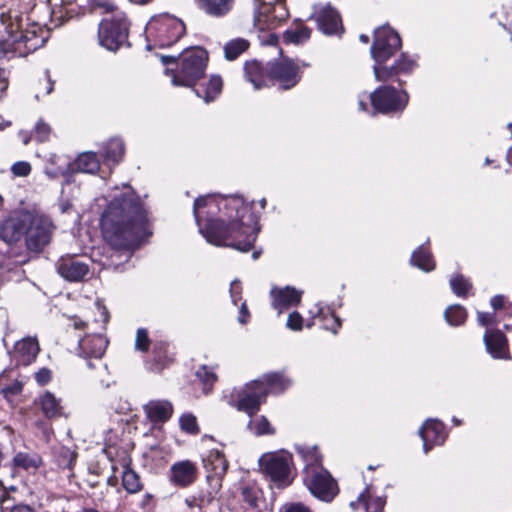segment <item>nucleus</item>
I'll return each mask as SVG.
<instances>
[{"mask_svg": "<svg viewBox=\"0 0 512 512\" xmlns=\"http://www.w3.org/2000/svg\"><path fill=\"white\" fill-rule=\"evenodd\" d=\"M91 9L101 12H113L115 5L113 0H90Z\"/></svg>", "mask_w": 512, "mask_h": 512, "instance_id": "603ef678", "label": "nucleus"}, {"mask_svg": "<svg viewBox=\"0 0 512 512\" xmlns=\"http://www.w3.org/2000/svg\"><path fill=\"white\" fill-rule=\"evenodd\" d=\"M259 468L278 488L287 487L293 481V457L285 450L264 453L259 458Z\"/></svg>", "mask_w": 512, "mask_h": 512, "instance_id": "6e6552de", "label": "nucleus"}, {"mask_svg": "<svg viewBox=\"0 0 512 512\" xmlns=\"http://www.w3.org/2000/svg\"><path fill=\"white\" fill-rule=\"evenodd\" d=\"M258 6H261V14H266L268 9H272V6L278 5V3H285V0H256Z\"/></svg>", "mask_w": 512, "mask_h": 512, "instance_id": "bf43d9fd", "label": "nucleus"}, {"mask_svg": "<svg viewBox=\"0 0 512 512\" xmlns=\"http://www.w3.org/2000/svg\"><path fill=\"white\" fill-rule=\"evenodd\" d=\"M56 266L58 273L72 282L82 281L89 272L87 261L76 255L62 256Z\"/></svg>", "mask_w": 512, "mask_h": 512, "instance_id": "2eb2a0df", "label": "nucleus"}, {"mask_svg": "<svg viewBox=\"0 0 512 512\" xmlns=\"http://www.w3.org/2000/svg\"><path fill=\"white\" fill-rule=\"evenodd\" d=\"M22 390V384L18 381H15L13 384L2 389V393L5 398H9L10 396L16 395L20 393Z\"/></svg>", "mask_w": 512, "mask_h": 512, "instance_id": "6e6d98bb", "label": "nucleus"}, {"mask_svg": "<svg viewBox=\"0 0 512 512\" xmlns=\"http://www.w3.org/2000/svg\"><path fill=\"white\" fill-rule=\"evenodd\" d=\"M123 486L129 493H136L141 489L138 475L131 469H126L122 476Z\"/></svg>", "mask_w": 512, "mask_h": 512, "instance_id": "37998d69", "label": "nucleus"}, {"mask_svg": "<svg viewBox=\"0 0 512 512\" xmlns=\"http://www.w3.org/2000/svg\"><path fill=\"white\" fill-rule=\"evenodd\" d=\"M208 53L200 47L184 51L175 70H166L174 86L193 87L206 71Z\"/></svg>", "mask_w": 512, "mask_h": 512, "instance_id": "39448f33", "label": "nucleus"}, {"mask_svg": "<svg viewBox=\"0 0 512 512\" xmlns=\"http://www.w3.org/2000/svg\"><path fill=\"white\" fill-rule=\"evenodd\" d=\"M385 500L382 497L371 498L369 490L366 489L362 492L356 501L350 503L353 510H357L360 506L365 509V512H382Z\"/></svg>", "mask_w": 512, "mask_h": 512, "instance_id": "2f4dec72", "label": "nucleus"}, {"mask_svg": "<svg viewBox=\"0 0 512 512\" xmlns=\"http://www.w3.org/2000/svg\"><path fill=\"white\" fill-rule=\"evenodd\" d=\"M150 340L148 332L144 328H139L136 333L135 349L141 352H146L149 348Z\"/></svg>", "mask_w": 512, "mask_h": 512, "instance_id": "8fccbe9b", "label": "nucleus"}, {"mask_svg": "<svg viewBox=\"0 0 512 512\" xmlns=\"http://www.w3.org/2000/svg\"><path fill=\"white\" fill-rule=\"evenodd\" d=\"M143 410L154 426L168 421L173 413L172 404L166 400H151L143 406Z\"/></svg>", "mask_w": 512, "mask_h": 512, "instance_id": "b1692460", "label": "nucleus"}, {"mask_svg": "<svg viewBox=\"0 0 512 512\" xmlns=\"http://www.w3.org/2000/svg\"><path fill=\"white\" fill-rule=\"evenodd\" d=\"M484 343L488 353L495 359L510 360L508 340L499 330H487L484 334Z\"/></svg>", "mask_w": 512, "mask_h": 512, "instance_id": "4be33fe9", "label": "nucleus"}, {"mask_svg": "<svg viewBox=\"0 0 512 512\" xmlns=\"http://www.w3.org/2000/svg\"><path fill=\"white\" fill-rule=\"evenodd\" d=\"M51 134L50 126L42 120H39L35 126V138L38 142L47 141Z\"/></svg>", "mask_w": 512, "mask_h": 512, "instance_id": "3c124183", "label": "nucleus"}, {"mask_svg": "<svg viewBox=\"0 0 512 512\" xmlns=\"http://www.w3.org/2000/svg\"><path fill=\"white\" fill-rule=\"evenodd\" d=\"M248 320H249V312H248L246 303L243 302L240 307L238 321L241 324H245L248 322Z\"/></svg>", "mask_w": 512, "mask_h": 512, "instance_id": "69168bd1", "label": "nucleus"}, {"mask_svg": "<svg viewBox=\"0 0 512 512\" xmlns=\"http://www.w3.org/2000/svg\"><path fill=\"white\" fill-rule=\"evenodd\" d=\"M193 213L199 232L212 245L247 252L254 246L260 230L257 217L240 196L199 197Z\"/></svg>", "mask_w": 512, "mask_h": 512, "instance_id": "f257e3e1", "label": "nucleus"}, {"mask_svg": "<svg viewBox=\"0 0 512 512\" xmlns=\"http://www.w3.org/2000/svg\"><path fill=\"white\" fill-rule=\"evenodd\" d=\"M198 6L207 14L220 17L227 14L233 6V0H196Z\"/></svg>", "mask_w": 512, "mask_h": 512, "instance_id": "72a5a7b5", "label": "nucleus"}, {"mask_svg": "<svg viewBox=\"0 0 512 512\" xmlns=\"http://www.w3.org/2000/svg\"><path fill=\"white\" fill-rule=\"evenodd\" d=\"M271 81H275L282 89H291L300 80V69L297 64L288 58H282L270 64Z\"/></svg>", "mask_w": 512, "mask_h": 512, "instance_id": "4468645a", "label": "nucleus"}, {"mask_svg": "<svg viewBox=\"0 0 512 512\" xmlns=\"http://www.w3.org/2000/svg\"><path fill=\"white\" fill-rule=\"evenodd\" d=\"M125 148L122 139L112 138L103 146L102 155L108 165L118 164L124 156Z\"/></svg>", "mask_w": 512, "mask_h": 512, "instance_id": "c756f323", "label": "nucleus"}, {"mask_svg": "<svg viewBox=\"0 0 512 512\" xmlns=\"http://www.w3.org/2000/svg\"><path fill=\"white\" fill-rule=\"evenodd\" d=\"M179 424L180 428L189 434H197L199 431L197 419L190 413L183 414L179 419Z\"/></svg>", "mask_w": 512, "mask_h": 512, "instance_id": "de8ad7c7", "label": "nucleus"}, {"mask_svg": "<svg viewBox=\"0 0 512 512\" xmlns=\"http://www.w3.org/2000/svg\"><path fill=\"white\" fill-rule=\"evenodd\" d=\"M51 219L37 211H13L0 226V238L8 245V256L15 264L29 260V252H40L54 232Z\"/></svg>", "mask_w": 512, "mask_h": 512, "instance_id": "7ed1b4c3", "label": "nucleus"}, {"mask_svg": "<svg viewBox=\"0 0 512 512\" xmlns=\"http://www.w3.org/2000/svg\"><path fill=\"white\" fill-rule=\"evenodd\" d=\"M128 22L118 14L111 19H104L99 24L98 38L101 46L110 51L117 50L127 40Z\"/></svg>", "mask_w": 512, "mask_h": 512, "instance_id": "9d476101", "label": "nucleus"}, {"mask_svg": "<svg viewBox=\"0 0 512 512\" xmlns=\"http://www.w3.org/2000/svg\"><path fill=\"white\" fill-rule=\"evenodd\" d=\"M71 164L69 158L64 155L50 154L46 159L44 172L51 179L67 176L71 173Z\"/></svg>", "mask_w": 512, "mask_h": 512, "instance_id": "a878e982", "label": "nucleus"}, {"mask_svg": "<svg viewBox=\"0 0 512 512\" xmlns=\"http://www.w3.org/2000/svg\"><path fill=\"white\" fill-rule=\"evenodd\" d=\"M54 88V83L51 80L50 74L48 71L44 73V77L42 81L38 83V88L35 94L36 99H40L41 97H44L46 95H49Z\"/></svg>", "mask_w": 512, "mask_h": 512, "instance_id": "09e8293b", "label": "nucleus"}, {"mask_svg": "<svg viewBox=\"0 0 512 512\" xmlns=\"http://www.w3.org/2000/svg\"><path fill=\"white\" fill-rule=\"evenodd\" d=\"M267 396V388L263 381L254 380L247 383L243 388L237 391L233 399V406L239 411H243L249 416L254 415L260 409L261 404Z\"/></svg>", "mask_w": 512, "mask_h": 512, "instance_id": "f8f14e48", "label": "nucleus"}, {"mask_svg": "<svg viewBox=\"0 0 512 512\" xmlns=\"http://www.w3.org/2000/svg\"><path fill=\"white\" fill-rule=\"evenodd\" d=\"M42 463V458L33 452H18L12 460L13 468L25 471H36Z\"/></svg>", "mask_w": 512, "mask_h": 512, "instance_id": "7c9ffc66", "label": "nucleus"}, {"mask_svg": "<svg viewBox=\"0 0 512 512\" xmlns=\"http://www.w3.org/2000/svg\"><path fill=\"white\" fill-rule=\"evenodd\" d=\"M408 94L404 90H396L391 86H381L373 93L367 94L366 92L359 95L358 107L360 111L369 112L367 101L370 100L372 107V114L392 113L402 111L408 103Z\"/></svg>", "mask_w": 512, "mask_h": 512, "instance_id": "0eeeda50", "label": "nucleus"}, {"mask_svg": "<svg viewBox=\"0 0 512 512\" xmlns=\"http://www.w3.org/2000/svg\"><path fill=\"white\" fill-rule=\"evenodd\" d=\"M289 16L285 3H278L268 9L266 14H261V6H257L254 24L259 30H270L285 21Z\"/></svg>", "mask_w": 512, "mask_h": 512, "instance_id": "6ab92c4d", "label": "nucleus"}, {"mask_svg": "<svg viewBox=\"0 0 512 512\" xmlns=\"http://www.w3.org/2000/svg\"><path fill=\"white\" fill-rule=\"evenodd\" d=\"M35 379L41 385H44V384L48 383L50 381V379H51V372H50V370L45 369V368L39 370L35 374Z\"/></svg>", "mask_w": 512, "mask_h": 512, "instance_id": "680f3d73", "label": "nucleus"}, {"mask_svg": "<svg viewBox=\"0 0 512 512\" xmlns=\"http://www.w3.org/2000/svg\"><path fill=\"white\" fill-rule=\"evenodd\" d=\"M331 324L326 323L324 326L326 329L331 330L333 333L337 332V329L340 327V320L338 317H336L334 314H331L330 317Z\"/></svg>", "mask_w": 512, "mask_h": 512, "instance_id": "338daca9", "label": "nucleus"}, {"mask_svg": "<svg viewBox=\"0 0 512 512\" xmlns=\"http://www.w3.org/2000/svg\"><path fill=\"white\" fill-rule=\"evenodd\" d=\"M313 17L324 34H337L343 29L339 13L330 4L315 5Z\"/></svg>", "mask_w": 512, "mask_h": 512, "instance_id": "dca6fc26", "label": "nucleus"}, {"mask_svg": "<svg viewBox=\"0 0 512 512\" xmlns=\"http://www.w3.org/2000/svg\"><path fill=\"white\" fill-rule=\"evenodd\" d=\"M444 316L449 325L459 326L466 321L467 312L461 305H451L445 310Z\"/></svg>", "mask_w": 512, "mask_h": 512, "instance_id": "ea45409f", "label": "nucleus"}, {"mask_svg": "<svg viewBox=\"0 0 512 512\" xmlns=\"http://www.w3.org/2000/svg\"><path fill=\"white\" fill-rule=\"evenodd\" d=\"M401 47L399 35L390 27H379L374 32V41L370 49L375 61L374 67H386L385 63Z\"/></svg>", "mask_w": 512, "mask_h": 512, "instance_id": "1a4fd4ad", "label": "nucleus"}, {"mask_svg": "<svg viewBox=\"0 0 512 512\" xmlns=\"http://www.w3.org/2000/svg\"><path fill=\"white\" fill-rule=\"evenodd\" d=\"M184 33L185 25L180 19L169 14L154 16L145 28L147 49L169 47L176 43Z\"/></svg>", "mask_w": 512, "mask_h": 512, "instance_id": "423d86ee", "label": "nucleus"}, {"mask_svg": "<svg viewBox=\"0 0 512 512\" xmlns=\"http://www.w3.org/2000/svg\"><path fill=\"white\" fill-rule=\"evenodd\" d=\"M450 286L452 291L459 297L466 296L471 288L470 282L462 275L454 276L450 279Z\"/></svg>", "mask_w": 512, "mask_h": 512, "instance_id": "49530a36", "label": "nucleus"}, {"mask_svg": "<svg viewBox=\"0 0 512 512\" xmlns=\"http://www.w3.org/2000/svg\"><path fill=\"white\" fill-rule=\"evenodd\" d=\"M287 327L294 331H299L303 327V318L298 312H292L287 319Z\"/></svg>", "mask_w": 512, "mask_h": 512, "instance_id": "864d4df0", "label": "nucleus"}, {"mask_svg": "<svg viewBox=\"0 0 512 512\" xmlns=\"http://www.w3.org/2000/svg\"><path fill=\"white\" fill-rule=\"evenodd\" d=\"M282 512H311V510L301 503H290L283 506Z\"/></svg>", "mask_w": 512, "mask_h": 512, "instance_id": "13d9d810", "label": "nucleus"}, {"mask_svg": "<svg viewBox=\"0 0 512 512\" xmlns=\"http://www.w3.org/2000/svg\"><path fill=\"white\" fill-rule=\"evenodd\" d=\"M260 494L261 492L255 484L247 483L241 488L243 500L251 507H255L257 505Z\"/></svg>", "mask_w": 512, "mask_h": 512, "instance_id": "a18cd8bd", "label": "nucleus"}, {"mask_svg": "<svg viewBox=\"0 0 512 512\" xmlns=\"http://www.w3.org/2000/svg\"><path fill=\"white\" fill-rule=\"evenodd\" d=\"M38 352V342L34 338L28 337L15 344L14 354L19 364L29 365L36 358Z\"/></svg>", "mask_w": 512, "mask_h": 512, "instance_id": "bb28decb", "label": "nucleus"}, {"mask_svg": "<svg viewBox=\"0 0 512 512\" xmlns=\"http://www.w3.org/2000/svg\"><path fill=\"white\" fill-rule=\"evenodd\" d=\"M248 429L257 436L272 435L275 433V429L265 416H257L251 419L248 423Z\"/></svg>", "mask_w": 512, "mask_h": 512, "instance_id": "58836bf2", "label": "nucleus"}, {"mask_svg": "<svg viewBox=\"0 0 512 512\" xmlns=\"http://www.w3.org/2000/svg\"><path fill=\"white\" fill-rule=\"evenodd\" d=\"M477 320H478V323L482 326H488V325L497 323L494 314L483 313V312L477 313Z\"/></svg>", "mask_w": 512, "mask_h": 512, "instance_id": "4d7b16f0", "label": "nucleus"}, {"mask_svg": "<svg viewBox=\"0 0 512 512\" xmlns=\"http://www.w3.org/2000/svg\"><path fill=\"white\" fill-rule=\"evenodd\" d=\"M244 72L246 79L256 90L268 86L269 82H271L270 64L264 67L256 60L248 61L245 63Z\"/></svg>", "mask_w": 512, "mask_h": 512, "instance_id": "393cba45", "label": "nucleus"}, {"mask_svg": "<svg viewBox=\"0 0 512 512\" xmlns=\"http://www.w3.org/2000/svg\"><path fill=\"white\" fill-rule=\"evenodd\" d=\"M423 449L428 453L434 445H442L446 439L445 427L436 419L427 420L419 430Z\"/></svg>", "mask_w": 512, "mask_h": 512, "instance_id": "aec40b11", "label": "nucleus"}, {"mask_svg": "<svg viewBox=\"0 0 512 512\" xmlns=\"http://www.w3.org/2000/svg\"><path fill=\"white\" fill-rule=\"evenodd\" d=\"M303 292L291 286L273 287L270 291L271 305L281 314L283 311L298 305Z\"/></svg>", "mask_w": 512, "mask_h": 512, "instance_id": "a211bd4d", "label": "nucleus"}, {"mask_svg": "<svg viewBox=\"0 0 512 512\" xmlns=\"http://www.w3.org/2000/svg\"><path fill=\"white\" fill-rule=\"evenodd\" d=\"M230 294H231L232 302L236 305L237 300L240 299V294H241V286H240L239 281H237V280L232 281V283L230 285Z\"/></svg>", "mask_w": 512, "mask_h": 512, "instance_id": "052dcab7", "label": "nucleus"}, {"mask_svg": "<svg viewBox=\"0 0 512 512\" xmlns=\"http://www.w3.org/2000/svg\"><path fill=\"white\" fill-rule=\"evenodd\" d=\"M48 31L18 14L0 15V57H25L42 47Z\"/></svg>", "mask_w": 512, "mask_h": 512, "instance_id": "20e7f679", "label": "nucleus"}, {"mask_svg": "<svg viewBox=\"0 0 512 512\" xmlns=\"http://www.w3.org/2000/svg\"><path fill=\"white\" fill-rule=\"evenodd\" d=\"M11 171L14 175L25 177L31 172V165L25 161H19L13 164Z\"/></svg>", "mask_w": 512, "mask_h": 512, "instance_id": "5fc2aeb1", "label": "nucleus"}, {"mask_svg": "<svg viewBox=\"0 0 512 512\" xmlns=\"http://www.w3.org/2000/svg\"><path fill=\"white\" fill-rule=\"evenodd\" d=\"M311 31L302 23H296L284 33V38L289 43L301 44L310 38Z\"/></svg>", "mask_w": 512, "mask_h": 512, "instance_id": "e433bc0d", "label": "nucleus"}, {"mask_svg": "<svg viewBox=\"0 0 512 512\" xmlns=\"http://www.w3.org/2000/svg\"><path fill=\"white\" fill-rule=\"evenodd\" d=\"M303 480L311 494L320 500L329 502L338 493V487L335 480L324 468H310L305 472Z\"/></svg>", "mask_w": 512, "mask_h": 512, "instance_id": "ddd939ff", "label": "nucleus"}, {"mask_svg": "<svg viewBox=\"0 0 512 512\" xmlns=\"http://www.w3.org/2000/svg\"><path fill=\"white\" fill-rule=\"evenodd\" d=\"M248 46V42L244 39L238 38L231 40L224 46L225 58L230 61L236 59Z\"/></svg>", "mask_w": 512, "mask_h": 512, "instance_id": "a19ab883", "label": "nucleus"}, {"mask_svg": "<svg viewBox=\"0 0 512 512\" xmlns=\"http://www.w3.org/2000/svg\"><path fill=\"white\" fill-rule=\"evenodd\" d=\"M77 454L67 447H62L57 453V464L61 468L72 469L76 461Z\"/></svg>", "mask_w": 512, "mask_h": 512, "instance_id": "79ce46f5", "label": "nucleus"}, {"mask_svg": "<svg viewBox=\"0 0 512 512\" xmlns=\"http://www.w3.org/2000/svg\"><path fill=\"white\" fill-rule=\"evenodd\" d=\"M196 377L203 383V391L204 393H208L216 381L217 377L215 373L207 366H201L196 371Z\"/></svg>", "mask_w": 512, "mask_h": 512, "instance_id": "c03bdc74", "label": "nucleus"}, {"mask_svg": "<svg viewBox=\"0 0 512 512\" xmlns=\"http://www.w3.org/2000/svg\"><path fill=\"white\" fill-rule=\"evenodd\" d=\"M107 346L108 340L101 331L87 333L79 340V355L87 360H99L104 355Z\"/></svg>", "mask_w": 512, "mask_h": 512, "instance_id": "f3484780", "label": "nucleus"}, {"mask_svg": "<svg viewBox=\"0 0 512 512\" xmlns=\"http://www.w3.org/2000/svg\"><path fill=\"white\" fill-rule=\"evenodd\" d=\"M258 381H263L269 392L280 393L291 385V379L283 373L271 372L263 375Z\"/></svg>", "mask_w": 512, "mask_h": 512, "instance_id": "473e14b6", "label": "nucleus"}, {"mask_svg": "<svg viewBox=\"0 0 512 512\" xmlns=\"http://www.w3.org/2000/svg\"><path fill=\"white\" fill-rule=\"evenodd\" d=\"M39 405L42 412L48 418L59 417L62 415L61 400L57 399L52 393L45 392L39 397Z\"/></svg>", "mask_w": 512, "mask_h": 512, "instance_id": "f704fd0d", "label": "nucleus"}, {"mask_svg": "<svg viewBox=\"0 0 512 512\" xmlns=\"http://www.w3.org/2000/svg\"><path fill=\"white\" fill-rule=\"evenodd\" d=\"M71 173L82 172L88 174L96 173L100 168V161L94 152L81 153L71 162Z\"/></svg>", "mask_w": 512, "mask_h": 512, "instance_id": "cd10ccee", "label": "nucleus"}, {"mask_svg": "<svg viewBox=\"0 0 512 512\" xmlns=\"http://www.w3.org/2000/svg\"><path fill=\"white\" fill-rule=\"evenodd\" d=\"M416 60L407 54H401L400 58L390 67H374V75L377 81H387L398 74H406L416 67Z\"/></svg>", "mask_w": 512, "mask_h": 512, "instance_id": "5701e85b", "label": "nucleus"}, {"mask_svg": "<svg viewBox=\"0 0 512 512\" xmlns=\"http://www.w3.org/2000/svg\"><path fill=\"white\" fill-rule=\"evenodd\" d=\"M298 452L301 454L305 465L304 473L310 468L321 469V455L318 452L317 447H301L298 448Z\"/></svg>", "mask_w": 512, "mask_h": 512, "instance_id": "4c0bfd02", "label": "nucleus"}, {"mask_svg": "<svg viewBox=\"0 0 512 512\" xmlns=\"http://www.w3.org/2000/svg\"><path fill=\"white\" fill-rule=\"evenodd\" d=\"M209 497V494L207 496L205 495H201L199 498H196V497H192V498H186L185 499V503L188 507H194V506H202V505H206V504H209L210 502H204L202 503L201 502V499L202 498H205L207 499Z\"/></svg>", "mask_w": 512, "mask_h": 512, "instance_id": "0e129e2a", "label": "nucleus"}, {"mask_svg": "<svg viewBox=\"0 0 512 512\" xmlns=\"http://www.w3.org/2000/svg\"><path fill=\"white\" fill-rule=\"evenodd\" d=\"M504 304V297L502 295H496L491 299V306L494 309H499Z\"/></svg>", "mask_w": 512, "mask_h": 512, "instance_id": "774afa93", "label": "nucleus"}, {"mask_svg": "<svg viewBox=\"0 0 512 512\" xmlns=\"http://www.w3.org/2000/svg\"><path fill=\"white\" fill-rule=\"evenodd\" d=\"M97 310H98L99 315L101 317L100 330L104 331L105 327H106V324H107V322L109 320L108 311L106 310V308L104 306L100 305L99 303L97 304Z\"/></svg>", "mask_w": 512, "mask_h": 512, "instance_id": "e2e57ef3", "label": "nucleus"}, {"mask_svg": "<svg viewBox=\"0 0 512 512\" xmlns=\"http://www.w3.org/2000/svg\"><path fill=\"white\" fill-rule=\"evenodd\" d=\"M223 82L220 76L212 75L206 85H200L194 89L196 95L205 103L214 101L221 93Z\"/></svg>", "mask_w": 512, "mask_h": 512, "instance_id": "c85d7f7f", "label": "nucleus"}, {"mask_svg": "<svg viewBox=\"0 0 512 512\" xmlns=\"http://www.w3.org/2000/svg\"><path fill=\"white\" fill-rule=\"evenodd\" d=\"M411 264L426 272L432 271L435 268L431 253L423 247H419L413 252Z\"/></svg>", "mask_w": 512, "mask_h": 512, "instance_id": "c9c22d12", "label": "nucleus"}, {"mask_svg": "<svg viewBox=\"0 0 512 512\" xmlns=\"http://www.w3.org/2000/svg\"><path fill=\"white\" fill-rule=\"evenodd\" d=\"M111 195L101 216L104 240L115 250H124L125 257L151 235L147 212L131 187L124 185L121 192Z\"/></svg>", "mask_w": 512, "mask_h": 512, "instance_id": "f03ea898", "label": "nucleus"}, {"mask_svg": "<svg viewBox=\"0 0 512 512\" xmlns=\"http://www.w3.org/2000/svg\"><path fill=\"white\" fill-rule=\"evenodd\" d=\"M204 468L207 472V482L210 487L209 497L202 498L201 502H211L222 487V480L228 469V462L224 454L219 450H211L203 459Z\"/></svg>", "mask_w": 512, "mask_h": 512, "instance_id": "9b49d317", "label": "nucleus"}, {"mask_svg": "<svg viewBox=\"0 0 512 512\" xmlns=\"http://www.w3.org/2000/svg\"><path fill=\"white\" fill-rule=\"evenodd\" d=\"M197 478V465L190 460L175 462L170 467L169 479L172 484L179 487H187Z\"/></svg>", "mask_w": 512, "mask_h": 512, "instance_id": "412c9836", "label": "nucleus"}]
</instances>
